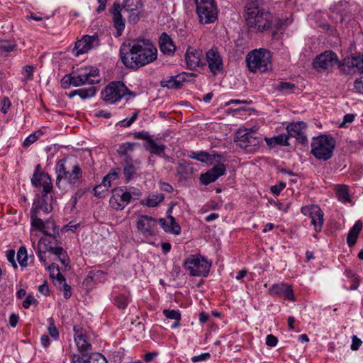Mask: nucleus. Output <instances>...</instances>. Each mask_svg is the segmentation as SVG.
Instances as JSON below:
<instances>
[{"label":"nucleus","mask_w":363,"mask_h":363,"mask_svg":"<svg viewBox=\"0 0 363 363\" xmlns=\"http://www.w3.org/2000/svg\"><path fill=\"white\" fill-rule=\"evenodd\" d=\"M47 268L50 273L51 277L54 278L55 277H56V278L57 279V280L59 281H65L64 276L60 272V268H59L58 264H57L55 263H52L51 264L48 266Z\"/></svg>","instance_id":"39"},{"label":"nucleus","mask_w":363,"mask_h":363,"mask_svg":"<svg viewBox=\"0 0 363 363\" xmlns=\"http://www.w3.org/2000/svg\"><path fill=\"white\" fill-rule=\"evenodd\" d=\"M161 86L167 89H179V81H177L174 76L170 77L168 79L161 81Z\"/></svg>","instance_id":"43"},{"label":"nucleus","mask_w":363,"mask_h":363,"mask_svg":"<svg viewBox=\"0 0 363 363\" xmlns=\"http://www.w3.org/2000/svg\"><path fill=\"white\" fill-rule=\"evenodd\" d=\"M10 106H11V102H10L9 98L4 97L1 101V111L3 113H6L8 110L9 109Z\"/></svg>","instance_id":"59"},{"label":"nucleus","mask_w":363,"mask_h":363,"mask_svg":"<svg viewBox=\"0 0 363 363\" xmlns=\"http://www.w3.org/2000/svg\"><path fill=\"white\" fill-rule=\"evenodd\" d=\"M136 225L140 233L146 238H149L155 235L157 220L152 216L140 215L138 217Z\"/></svg>","instance_id":"13"},{"label":"nucleus","mask_w":363,"mask_h":363,"mask_svg":"<svg viewBox=\"0 0 363 363\" xmlns=\"http://www.w3.org/2000/svg\"><path fill=\"white\" fill-rule=\"evenodd\" d=\"M85 354H82V357H80L78 354H73L72 355V361L73 363H86V359H84Z\"/></svg>","instance_id":"64"},{"label":"nucleus","mask_w":363,"mask_h":363,"mask_svg":"<svg viewBox=\"0 0 363 363\" xmlns=\"http://www.w3.org/2000/svg\"><path fill=\"white\" fill-rule=\"evenodd\" d=\"M159 223L162 229L169 233L179 235L181 232L179 225L176 222L175 218L168 215L166 218H160Z\"/></svg>","instance_id":"24"},{"label":"nucleus","mask_w":363,"mask_h":363,"mask_svg":"<svg viewBox=\"0 0 363 363\" xmlns=\"http://www.w3.org/2000/svg\"><path fill=\"white\" fill-rule=\"evenodd\" d=\"M56 186L64 192L74 189L83 182V172L77 164L70 165L66 159L60 160L55 166Z\"/></svg>","instance_id":"2"},{"label":"nucleus","mask_w":363,"mask_h":363,"mask_svg":"<svg viewBox=\"0 0 363 363\" xmlns=\"http://www.w3.org/2000/svg\"><path fill=\"white\" fill-rule=\"evenodd\" d=\"M337 63V55L331 50H328L318 55L313 60V66L318 72H323L330 71Z\"/></svg>","instance_id":"10"},{"label":"nucleus","mask_w":363,"mask_h":363,"mask_svg":"<svg viewBox=\"0 0 363 363\" xmlns=\"http://www.w3.org/2000/svg\"><path fill=\"white\" fill-rule=\"evenodd\" d=\"M120 56L126 67L136 69L155 61L157 50L150 40H133L121 45Z\"/></svg>","instance_id":"1"},{"label":"nucleus","mask_w":363,"mask_h":363,"mask_svg":"<svg viewBox=\"0 0 363 363\" xmlns=\"http://www.w3.org/2000/svg\"><path fill=\"white\" fill-rule=\"evenodd\" d=\"M6 257L8 261L11 262L15 268H16L17 264L15 262V251L13 250H8L6 252Z\"/></svg>","instance_id":"60"},{"label":"nucleus","mask_w":363,"mask_h":363,"mask_svg":"<svg viewBox=\"0 0 363 363\" xmlns=\"http://www.w3.org/2000/svg\"><path fill=\"white\" fill-rule=\"evenodd\" d=\"M17 260L21 267L28 265V254L25 247H21L17 252Z\"/></svg>","instance_id":"41"},{"label":"nucleus","mask_w":363,"mask_h":363,"mask_svg":"<svg viewBox=\"0 0 363 363\" xmlns=\"http://www.w3.org/2000/svg\"><path fill=\"white\" fill-rule=\"evenodd\" d=\"M132 194L125 187H117L112 190L109 203L116 210H123L131 201Z\"/></svg>","instance_id":"11"},{"label":"nucleus","mask_w":363,"mask_h":363,"mask_svg":"<svg viewBox=\"0 0 363 363\" xmlns=\"http://www.w3.org/2000/svg\"><path fill=\"white\" fill-rule=\"evenodd\" d=\"M270 291L271 293L280 296H283L286 300H294V295L292 287L286 284L280 283L274 284Z\"/></svg>","instance_id":"23"},{"label":"nucleus","mask_w":363,"mask_h":363,"mask_svg":"<svg viewBox=\"0 0 363 363\" xmlns=\"http://www.w3.org/2000/svg\"><path fill=\"white\" fill-rule=\"evenodd\" d=\"M86 191L87 189L86 188H79L76 191L74 194L71 198V201L72 203V208H75L78 200L81 199Z\"/></svg>","instance_id":"49"},{"label":"nucleus","mask_w":363,"mask_h":363,"mask_svg":"<svg viewBox=\"0 0 363 363\" xmlns=\"http://www.w3.org/2000/svg\"><path fill=\"white\" fill-rule=\"evenodd\" d=\"M306 129L307 125L303 121L291 123L286 126V135H289V138H294L298 143L305 145L308 143Z\"/></svg>","instance_id":"15"},{"label":"nucleus","mask_w":363,"mask_h":363,"mask_svg":"<svg viewBox=\"0 0 363 363\" xmlns=\"http://www.w3.org/2000/svg\"><path fill=\"white\" fill-rule=\"evenodd\" d=\"M99 79H89V75H86L85 73L79 74L73 73L69 75H66L62 79L63 84H72L75 87L85 84H94L95 83L99 82Z\"/></svg>","instance_id":"20"},{"label":"nucleus","mask_w":363,"mask_h":363,"mask_svg":"<svg viewBox=\"0 0 363 363\" xmlns=\"http://www.w3.org/2000/svg\"><path fill=\"white\" fill-rule=\"evenodd\" d=\"M52 196L47 194H43L42 196L37 197L33 203V207L30 212L33 213L47 214L52 210Z\"/></svg>","instance_id":"19"},{"label":"nucleus","mask_w":363,"mask_h":363,"mask_svg":"<svg viewBox=\"0 0 363 363\" xmlns=\"http://www.w3.org/2000/svg\"><path fill=\"white\" fill-rule=\"evenodd\" d=\"M135 144L131 143H125L122 144L117 150L118 153L120 155L121 160L127 157H132L128 152H132L134 149Z\"/></svg>","instance_id":"36"},{"label":"nucleus","mask_w":363,"mask_h":363,"mask_svg":"<svg viewBox=\"0 0 363 363\" xmlns=\"http://www.w3.org/2000/svg\"><path fill=\"white\" fill-rule=\"evenodd\" d=\"M99 45L100 40L98 35H86L80 40L75 43L72 52L75 56H79L91 49L96 48Z\"/></svg>","instance_id":"12"},{"label":"nucleus","mask_w":363,"mask_h":363,"mask_svg":"<svg viewBox=\"0 0 363 363\" xmlns=\"http://www.w3.org/2000/svg\"><path fill=\"white\" fill-rule=\"evenodd\" d=\"M210 357H211V354L208 352L202 353L199 355L193 356L191 357V361L194 363L199 362L206 361L207 359H208L210 358Z\"/></svg>","instance_id":"54"},{"label":"nucleus","mask_w":363,"mask_h":363,"mask_svg":"<svg viewBox=\"0 0 363 363\" xmlns=\"http://www.w3.org/2000/svg\"><path fill=\"white\" fill-rule=\"evenodd\" d=\"M183 266L189 272L191 276L206 277L209 273L211 264L201 255H192L184 260Z\"/></svg>","instance_id":"8"},{"label":"nucleus","mask_w":363,"mask_h":363,"mask_svg":"<svg viewBox=\"0 0 363 363\" xmlns=\"http://www.w3.org/2000/svg\"><path fill=\"white\" fill-rule=\"evenodd\" d=\"M235 142L247 153L255 152L259 150L262 143L261 137L254 136L252 130L243 133L239 130L234 138Z\"/></svg>","instance_id":"9"},{"label":"nucleus","mask_w":363,"mask_h":363,"mask_svg":"<svg viewBox=\"0 0 363 363\" xmlns=\"http://www.w3.org/2000/svg\"><path fill=\"white\" fill-rule=\"evenodd\" d=\"M185 60L187 68L191 70L205 65L203 53L200 49L189 48L185 54Z\"/></svg>","instance_id":"18"},{"label":"nucleus","mask_w":363,"mask_h":363,"mask_svg":"<svg viewBox=\"0 0 363 363\" xmlns=\"http://www.w3.org/2000/svg\"><path fill=\"white\" fill-rule=\"evenodd\" d=\"M311 145V153L316 159L326 161L332 157L336 144L335 140L331 136L322 135L313 138Z\"/></svg>","instance_id":"5"},{"label":"nucleus","mask_w":363,"mask_h":363,"mask_svg":"<svg viewBox=\"0 0 363 363\" xmlns=\"http://www.w3.org/2000/svg\"><path fill=\"white\" fill-rule=\"evenodd\" d=\"M41 186H43V194L49 195V194L52 191V185L51 182V179L49 175L46 177L44 182H43Z\"/></svg>","instance_id":"51"},{"label":"nucleus","mask_w":363,"mask_h":363,"mask_svg":"<svg viewBox=\"0 0 363 363\" xmlns=\"http://www.w3.org/2000/svg\"><path fill=\"white\" fill-rule=\"evenodd\" d=\"M189 157L202 162L212 163L216 157H220V155H209L206 152L201 151L199 152H191Z\"/></svg>","instance_id":"33"},{"label":"nucleus","mask_w":363,"mask_h":363,"mask_svg":"<svg viewBox=\"0 0 363 363\" xmlns=\"http://www.w3.org/2000/svg\"><path fill=\"white\" fill-rule=\"evenodd\" d=\"M41 135L40 133H39L38 135H37L36 133H33V134L29 135L25 139L23 145L24 147L30 146L31 144H33V143H35L38 140L39 135Z\"/></svg>","instance_id":"53"},{"label":"nucleus","mask_w":363,"mask_h":363,"mask_svg":"<svg viewBox=\"0 0 363 363\" xmlns=\"http://www.w3.org/2000/svg\"><path fill=\"white\" fill-rule=\"evenodd\" d=\"M163 315L169 319L174 320H181V313L179 310H169V309H164Z\"/></svg>","instance_id":"47"},{"label":"nucleus","mask_w":363,"mask_h":363,"mask_svg":"<svg viewBox=\"0 0 363 363\" xmlns=\"http://www.w3.org/2000/svg\"><path fill=\"white\" fill-rule=\"evenodd\" d=\"M48 176V174L44 172H34L31 179L32 184L36 187L41 186L43 182Z\"/></svg>","instance_id":"42"},{"label":"nucleus","mask_w":363,"mask_h":363,"mask_svg":"<svg viewBox=\"0 0 363 363\" xmlns=\"http://www.w3.org/2000/svg\"><path fill=\"white\" fill-rule=\"evenodd\" d=\"M101 95L103 101L109 104H114L126 96L131 97L136 96L121 81H113L109 83L101 91Z\"/></svg>","instance_id":"6"},{"label":"nucleus","mask_w":363,"mask_h":363,"mask_svg":"<svg viewBox=\"0 0 363 363\" xmlns=\"http://www.w3.org/2000/svg\"><path fill=\"white\" fill-rule=\"evenodd\" d=\"M36 302L35 298L32 295H28L23 301L22 305L25 308H28L31 304Z\"/></svg>","instance_id":"61"},{"label":"nucleus","mask_w":363,"mask_h":363,"mask_svg":"<svg viewBox=\"0 0 363 363\" xmlns=\"http://www.w3.org/2000/svg\"><path fill=\"white\" fill-rule=\"evenodd\" d=\"M296 88V85L291 82H281L275 87V90L282 94H291Z\"/></svg>","instance_id":"37"},{"label":"nucleus","mask_w":363,"mask_h":363,"mask_svg":"<svg viewBox=\"0 0 363 363\" xmlns=\"http://www.w3.org/2000/svg\"><path fill=\"white\" fill-rule=\"evenodd\" d=\"M112 13L114 27L117 30L118 35H121L125 29V21L123 18V13L119 4H113Z\"/></svg>","instance_id":"25"},{"label":"nucleus","mask_w":363,"mask_h":363,"mask_svg":"<svg viewBox=\"0 0 363 363\" xmlns=\"http://www.w3.org/2000/svg\"><path fill=\"white\" fill-rule=\"evenodd\" d=\"M45 251L50 252L58 257V259L65 267H67L69 262L66 251L61 247L49 246L46 247Z\"/></svg>","instance_id":"30"},{"label":"nucleus","mask_w":363,"mask_h":363,"mask_svg":"<svg viewBox=\"0 0 363 363\" xmlns=\"http://www.w3.org/2000/svg\"><path fill=\"white\" fill-rule=\"evenodd\" d=\"M354 89L360 94H363V77L357 79L354 82Z\"/></svg>","instance_id":"58"},{"label":"nucleus","mask_w":363,"mask_h":363,"mask_svg":"<svg viewBox=\"0 0 363 363\" xmlns=\"http://www.w3.org/2000/svg\"><path fill=\"white\" fill-rule=\"evenodd\" d=\"M352 341L350 346L352 350H357L362 343V340L354 335H352Z\"/></svg>","instance_id":"57"},{"label":"nucleus","mask_w":363,"mask_h":363,"mask_svg":"<svg viewBox=\"0 0 363 363\" xmlns=\"http://www.w3.org/2000/svg\"><path fill=\"white\" fill-rule=\"evenodd\" d=\"M48 321L50 323V325L48 328V333L52 337L56 339L59 336V332H58L57 328H56V326L54 324L53 318H50L48 319Z\"/></svg>","instance_id":"50"},{"label":"nucleus","mask_w":363,"mask_h":363,"mask_svg":"<svg viewBox=\"0 0 363 363\" xmlns=\"http://www.w3.org/2000/svg\"><path fill=\"white\" fill-rule=\"evenodd\" d=\"M286 187V184L280 182L278 185L271 186V191L274 194H279Z\"/></svg>","instance_id":"62"},{"label":"nucleus","mask_w":363,"mask_h":363,"mask_svg":"<svg viewBox=\"0 0 363 363\" xmlns=\"http://www.w3.org/2000/svg\"><path fill=\"white\" fill-rule=\"evenodd\" d=\"M337 196L339 201L342 202H348L350 201L348 188L346 185H340L337 187Z\"/></svg>","instance_id":"38"},{"label":"nucleus","mask_w":363,"mask_h":363,"mask_svg":"<svg viewBox=\"0 0 363 363\" xmlns=\"http://www.w3.org/2000/svg\"><path fill=\"white\" fill-rule=\"evenodd\" d=\"M145 148L146 150L149 151L150 154L156 155L165 159L169 158V157L164 154L166 145L163 144L158 145L152 138L148 141V143L145 144Z\"/></svg>","instance_id":"27"},{"label":"nucleus","mask_w":363,"mask_h":363,"mask_svg":"<svg viewBox=\"0 0 363 363\" xmlns=\"http://www.w3.org/2000/svg\"><path fill=\"white\" fill-rule=\"evenodd\" d=\"M86 363H107V361L101 354L92 353L86 358Z\"/></svg>","instance_id":"46"},{"label":"nucleus","mask_w":363,"mask_h":363,"mask_svg":"<svg viewBox=\"0 0 363 363\" xmlns=\"http://www.w3.org/2000/svg\"><path fill=\"white\" fill-rule=\"evenodd\" d=\"M96 89L94 86H90L86 89H79L71 91L68 96L72 99L74 96L78 95L82 99H89L95 96Z\"/></svg>","instance_id":"31"},{"label":"nucleus","mask_w":363,"mask_h":363,"mask_svg":"<svg viewBox=\"0 0 363 363\" xmlns=\"http://www.w3.org/2000/svg\"><path fill=\"white\" fill-rule=\"evenodd\" d=\"M143 7L141 0H124L121 10L123 14L128 15L129 21L133 23L138 22L140 19V9Z\"/></svg>","instance_id":"16"},{"label":"nucleus","mask_w":363,"mask_h":363,"mask_svg":"<svg viewBox=\"0 0 363 363\" xmlns=\"http://www.w3.org/2000/svg\"><path fill=\"white\" fill-rule=\"evenodd\" d=\"M301 213L311 219L316 232H320L323 224V212L318 206L311 205L301 208Z\"/></svg>","instance_id":"14"},{"label":"nucleus","mask_w":363,"mask_h":363,"mask_svg":"<svg viewBox=\"0 0 363 363\" xmlns=\"http://www.w3.org/2000/svg\"><path fill=\"white\" fill-rule=\"evenodd\" d=\"M137 118H138V113L135 112V113H133V114L131 116L130 118H125L124 120H123L121 121L122 125L124 127L130 126L133 124V123L137 119Z\"/></svg>","instance_id":"56"},{"label":"nucleus","mask_w":363,"mask_h":363,"mask_svg":"<svg viewBox=\"0 0 363 363\" xmlns=\"http://www.w3.org/2000/svg\"><path fill=\"white\" fill-rule=\"evenodd\" d=\"M199 21L201 24L212 23L217 19L218 9L215 0H194Z\"/></svg>","instance_id":"7"},{"label":"nucleus","mask_w":363,"mask_h":363,"mask_svg":"<svg viewBox=\"0 0 363 363\" xmlns=\"http://www.w3.org/2000/svg\"><path fill=\"white\" fill-rule=\"evenodd\" d=\"M264 140L267 145L271 148L274 147L277 145L281 146H289V135L285 133L279 134L277 136L272 138H264Z\"/></svg>","instance_id":"28"},{"label":"nucleus","mask_w":363,"mask_h":363,"mask_svg":"<svg viewBox=\"0 0 363 363\" xmlns=\"http://www.w3.org/2000/svg\"><path fill=\"white\" fill-rule=\"evenodd\" d=\"M225 172V167L223 164L219 163L215 165L212 169H209L200 176V181L204 185L215 182L218 177L223 175Z\"/></svg>","instance_id":"22"},{"label":"nucleus","mask_w":363,"mask_h":363,"mask_svg":"<svg viewBox=\"0 0 363 363\" xmlns=\"http://www.w3.org/2000/svg\"><path fill=\"white\" fill-rule=\"evenodd\" d=\"M120 162L123 167V174L128 183L136 175L140 162L137 160H135L132 157H126L125 159H122Z\"/></svg>","instance_id":"21"},{"label":"nucleus","mask_w":363,"mask_h":363,"mask_svg":"<svg viewBox=\"0 0 363 363\" xmlns=\"http://www.w3.org/2000/svg\"><path fill=\"white\" fill-rule=\"evenodd\" d=\"M16 45L14 42L6 40L0 39V51L4 52H8L12 51Z\"/></svg>","instance_id":"45"},{"label":"nucleus","mask_w":363,"mask_h":363,"mask_svg":"<svg viewBox=\"0 0 363 363\" xmlns=\"http://www.w3.org/2000/svg\"><path fill=\"white\" fill-rule=\"evenodd\" d=\"M164 197L162 194L152 195L146 199L145 205L147 206L148 207L157 206L164 200Z\"/></svg>","instance_id":"40"},{"label":"nucleus","mask_w":363,"mask_h":363,"mask_svg":"<svg viewBox=\"0 0 363 363\" xmlns=\"http://www.w3.org/2000/svg\"><path fill=\"white\" fill-rule=\"evenodd\" d=\"M111 186V182L105 176L102 182L95 186L93 189L94 194L96 196H102L103 194L108 191V189Z\"/></svg>","instance_id":"34"},{"label":"nucleus","mask_w":363,"mask_h":363,"mask_svg":"<svg viewBox=\"0 0 363 363\" xmlns=\"http://www.w3.org/2000/svg\"><path fill=\"white\" fill-rule=\"evenodd\" d=\"M271 52L263 48L250 51L245 57L247 67L253 73L265 72L271 69Z\"/></svg>","instance_id":"4"},{"label":"nucleus","mask_w":363,"mask_h":363,"mask_svg":"<svg viewBox=\"0 0 363 363\" xmlns=\"http://www.w3.org/2000/svg\"><path fill=\"white\" fill-rule=\"evenodd\" d=\"M45 245L46 244V238H42L40 239L38 244V250H37V255L40 259V261L45 265H47L46 259L45 257V250L42 251L40 249L41 245Z\"/></svg>","instance_id":"48"},{"label":"nucleus","mask_w":363,"mask_h":363,"mask_svg":"<svg viewBox=\"0 0 363 363\" xmlns=\"http://www.w3.org/2000/svg\"><path fill=\"white\" fill-rule=\"evenodd\" d=\"M245 20L250 28L262 32L272 26V14L261 0H249L245 7Z\"/></svg>","instance_id":"3"},{"label":"nucleus","mask_w":363,"mask_h":363,"mask_svg":"<svg viewBox=\"0 0 363 363\" xmlns=\"http://www.w3.org/2000/svg\"><path fill=\"white\" fill-rule=\"evenodd\" d=\"M74 340L79 351L85 352L91 350V345L87 342L86 335H78Z\"/></svg>","instance_id":"35"},{"label":"nucleus","mask_w":363,"mask_h":363,"mask_svg":"<svg viewBox=\"0 0 363 363\" xmlns=\"http://www.w3.org/2000/svg\"><path fill=\"white\" fill-rule=\"evenodd\" d=\"M159 45L161 52L165 55H172L175 52L176 46L172 39L166 33H162L160 37Z\"/></svg>","instance_id":"26"},{"label":"nucleus","mask_w":363,"mask_h":363,"mask_svg":"<svg viewBox=\"0 0 363 363\" xmlns=\"http://www.w3.org/2000/svg\"><path fill=\"white\" fill-rule=\"evenodd\" d=\"M128 303V298L125 295L120 294L114 298V304L120 309L125 308Z\"/></svg>","instance_id":"44"},{"label":"nucleus","mask_w":363,"mask_h":363,"mask_svg":"<svg viewBox=\"0 0 363 363\" xmlns=\"http://www.w3.org/2000/svg\"><path fill=\"white\" fill-rule=\"evenodd\" d=\"M362 228V223L360 220L357 221L353 227L349 231L347 240L349 246L354 245L357 242V236Z\"/></svg>","instance_id":"32"},{"label":"nucleus","mask_w":363,"mask_h":363,"mask_svg":"<svg viewBox=\"0 0 363 363\" xmlns=\"http://www.w3.org/2000/svg\"><path fill=\"white\" fill-rule=\"evenodd\" d=\"M134 138L135 139L145 140L146 143H148V141L152 139V137L148 134V133L145 131L134 133Z\"/></svg>","instance_id":"55"},{"label":"nucleus","mask_w":363,"mask_h":363,"mask_svg":"<svg viewBox=\"0 0 363 363\" xmlns=\"http://www.w3.org/2000/svg\"><path fill=\"white\" fill-rule=\"evenodd\" d=\"M39 216L40 214L33 213V212H30L31 225L35 228L41 230L45 235L48 236L55 237V229L53 230V233L50 232L48 230L45 229V223Z\"/></svg>","instance_id":"29"},{"label":"nucleus","mask_w":363,"mask_h":363,"mask_svg":"<svg viewBox=\"0 0 363 363\" xmlns=\"http://www.w3.org/2000/svg\"><path fill=\"white\" fill-rule=\"evenodd\" d=\"M206 61L210 72L216 75L223 69V58L216 48H211L206 53Z\"/></svg>","instance_id":"17"},{"label":"nucleus","mask_w":363,"mask_h":363,"mask_svg":"<svg viewBox=\"0 0 363 363\" xmlns=\"http://www.w3.org/2000/svg\"><path fill=\"white\" fill-rule=\"evenodd\" d=\"M277 342V338L273 335H268L266 337V344L269 347H274Z\"/></svg>","instance_id":"63"},{"label":"nucleus","mask_w":363,"mask_h":363,"mask_svg":"<svg viewBox=\"0 0 363 363\" xmlns=\"http://www.w3.org/2000/svg\"><path fill=\"white\" fill-rule=\"evenodd\" d=\"M33 70H34V68L31 65H26V67H24V69H23V75H24L23 80L24 81L26 82L28 80H31L33 79Z\"/></svg>","instance_id":"52"}]
</instances>
